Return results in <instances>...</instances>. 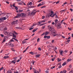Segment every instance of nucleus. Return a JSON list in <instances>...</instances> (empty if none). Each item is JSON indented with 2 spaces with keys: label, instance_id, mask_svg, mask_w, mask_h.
Masks as SVG:
<instances>
[{
  "label": "nucleus",
  "instance_id": "10",
  "mask_svg": "<svg viewBox=\"0 0 73 73\" xmlns=\"http://www.w3.org/2000/svg\"><path fill=\"white\" fill-rule=\"evenodd\" d=\"M40 56V54H37L35 56V57L37 58H38V57H39Z\"/></svg>",
  "mask_w": 73,
  "mask_h": 73
},
{
  "label": "nucleus",
  "instance_id": "43",
  "mask_svg": "<svg viewBox=\"0 0 73 73\" xmlns=\"http://www.w3.org/2000/svg\"><path fill=\"white\" fill-rule=\"evenodd\" d=\"M69 73H73V70L70 71V72H69Z\"/></svg>",
  "mask_w": 73,
  "mask_h": 73
},
{
  "label": "nucleus",
  "instance_id": "35",
  "mask_svg": "<svg viewBox=\"0 0 73 73\" xmlns=\"http://www.w3.org/2000/svg\"><path fill=\"white\" fill-rule=\"evenodd\" d=\"M45 7H46V6L45 5L44 6L41 7V8H45Z\"/></svg>",
  "mask_w": 73,
  "mask_h": 73
},
{
  "label": "nucleus",
  "instance_id": "19",
  "mask_svg": "<svg viewBox=\"0 0 73 73\" xmlns=\"http://www.w3.org/2000/svg\"><path fill=\"white\" fill-rule=\"evenodd\" d=\"M38 73V71H36V70H35L34 72V73Z\"/></svg>",
  "mask_w": 73,
  "mask_h": 73
},
{
  "label": "nucleus",
  "instance_id": "22",
  "mask_svg": "<svg viewBox=\"0 0 73 73\" xmlns=\"http://www.w3.org/2000/svg\"><path fill=\"white\" fill-rule=\"evenodd\" d=\"M7 73H12V71L10 70H9L7 72Z\"/></svg>",
  "mask_w": 73,
  "mask_h": 73
},
{
  "label": "nucleus",
  "instance_id": "60",
  "mask_svg": "<svg viewBox=\"0 0 73 73\" xmlns=\"http://www.w3.org/2000/svg\"><path fill=\"white\" fill-rule=\"evenodd\" d=\"M45 73H49V71H48V70H46L45 71Z\"/></svg>",
  "mask_w": 73,
  "mask_h": 73
},
{
  "label": "nucleus",
  "instance_id": "16",
  "mask_svg": "<svg viewBox=\"0 0 73 73\" xmlns=\"http://www.w3.org/2000/svg\"><path fill=\"white\" fill-rule=\"evenodd\" d=\"M72 61V59H68L67 60V61L68 62H69V61Z\"/></svg>",
  "mask_w": 73,
  "mask_h": 73
},
{
  "label": "nucleus",
  "instance_id": "1",
  "mask_svg": "<svg viewBox=\"0 0 73 73\" xmlns=\"http://www.w3.org/2000/svg\"><path fill=\"white\" fill-rule=\"evenodd\" d=\"M25 17L26 16V14L24 13H22L21 14H18L15 17V18H18L19 17Z\"/></svg>",
  "mask_w": 73,
  "mask_h": 73
},
{
  "label": "nucleus",
  "instance_id": "18",
  "mask_svg": "<svg viewBox=\"0 0 73 73\" xmlns=\"http://www.w3.org/2000/svg\"><path fill=\"white\" fill-rule=\"evenodd\" d=\"M66 62H64L63 64H62V66H64L65 65H66Z\"/></svg>",
  "mask_w": 73,
  "mask_h": 73
},
{
  "label": "nucleus",
  "instance_id": "5",
  "mask_svg": "<svg viewBox=\"0 0 73 73\" xmlns=\"http://www.w3.org/2000/svg\"><path fill=\"white\" fill-rule=\"evenodd\" d=\"M8 45H10V46L11 47H13V46H14V45H13V44L11 43V42H9L8 43Z\"/></svg>",
  "mask_w": 73,
  "mask_h": 73
},
{
  "label": "nucleus",
  "instance_id": "59",
  "mask_svg": "<svg viewBox=\"0 0 73 73\" xmlns=\"http://www.w3.org/2000/svg\"><path fill=\"white\" fill-rule=\"evenodd\" d=\"M32 62H33V65H34V64L35 63V61H32Z\"/></svg>",
  "mask_w": 73,
  "mask_h": 73
},
{
  "label": "nucleus",
  "instance_id": "55",
  "mask_svg": "<svg viewBox=\"0 0 73 73\" xmlns=\"http://www.w3.org/2000/svg\"><path fill=\"white\" fill-rule=\"evenodd\" d=\"M33 29V28H30L29 29V30H30V31H31V30H32V29Z\"/></svg>",
  "mask_w": 73,
  "mask_h": 73
},
{
  "label": "nucleus",
  "instance_id": "39",
  "mask_svg": "<svg viewBox=\"0 0 73 73\" xmlns=\"http://www.w3.org/2000/svg\"><path fill=\"white\" fill-rule=\"evenodd\" d=\"M38 49L39 50H41V48L40 47L38 48Z\"/></svg>",
  "mask_w": 73,
  "mask_h": 73
},
{
  "label": "nucleus",
  "instance_id": "12",
  "mask_svg": "<svg viewBox=\"0 0 73 73\" xmlns=\"http://www.w3.org/2000/svg\"><path fill=\"white\" fill-rule=\"evenodd\" d=\"M13 37H14V38H16V35L15 34H13Z\"/></svg>",
  "mask_w": 73,
  "mask_h": 73
},
{
  "label": "nucleus",
  "instance_id": "51",
  "mask_svg": "<svg viewBox=\"0 0 73 73\" xmlns=\"http://www.w3.org/2000/svg\"><path fill=\"white\" fill-rule=\"evenodd\" d=\"M5 18L6 19H8V15H6V17H5Z\"/></svg>",
  "mask_w": 73,
  "mask_h": 73
},
{
  "label": "nucleus",
  "instance_id": "7",
  "mask_svg": "<svg viewBox=\"0 0 73 73\" xmlns=\"http://www.w3.org/2000/svg\"><path fill=\"white\" fill-rule=\"evenodd\" d=\"M37 29H38V28H37L35 29L33 31V33H34V32H36V31L37 30Z\"/></svg>",
  "mask_w": 73,
  "mask_h": 73
},
{
  "label": "nucleus",
  "instance_id": "36",
  "mask_svg": "<svg viewBox=\"0 0 73 73\" xmlns=\"http://www.w3.org/2000/svg\"><path fill=\"white\" fill-rule=\"evenodd\" d=\"M58 62H60V61H61V59H60L59 58L58 59Z\"/></svg>",
  "mask_w": 73,
  "mask_h": 73
},
{
  "label": "nucleus",
  "instance_id": "45",
  "mask_svg": "<svg viewBox=\"0 0 73 73\" xmlns=\"http://www.w3.org/2000/svg\"><path fill=\"white\" fill-rule=\"evenodd\" d=\"M4 31H7V27H5L4 28Z\"/></svg>",
  "mask_w": 73,
  "mask_h": 73
},
{
  "label": "nucleus",
  "instance_id": "37",
  "mask_svg": "<svg viewBox=\"0 0 73 73\" xmlns=\"http://www.w3.org/2000/svg\"><path fill=\"white\" fill-rule=\"evenodd\" d=\"M45 27V26H44L42 27V29H44Z\"/></svg>",
  "mask_w": 73,
  "mask_h": 73
},
{
  "label": "nucleus",
  "instance_id": "61",
  "mask_svg": "<svg viewBox=\"0 0 73 73\" xmlns=\"http://www.w3.org/2000/svg\"><path fill=\"white\" fill-rule=\"evenodd\" d=\"M35 7H36V6H31V8H35Z\"/></svg>",
  "mask_w": 73,
  "mask_h": 73
},
{
  "label": "nucleus",
  "instance_id": "4",
  "mask_svg": "<svg viewBox=\"0 0 73 73\" xmlns=\"http://www.w3.org/2000/svg\"><path fill=\"white\" fill-rule=\"evenodd\" d=\"M57 28L58 29H60L61 28V24H58L57 25Z\"/></svg>",
  "mask_w": 73,
  "mask_h": 73
},
{
  "label": "nucleus",
  "instance_id": "9",
  "mask_svg": "<svg viewBox=\"0 0 73 73\" xmlns=\"http://www.w3.org/2000/svg\"><path fill=\"white\" fill-rule=\"evenodd\" d=\"M9 58V56H6L4 57H3V58L5 59H6L7 58Z\"/></svg>",
  "mask_w": 73,
  "mask_h": 73
},
{
  "label": "nucleus",
  "instance_id": "38",
  "mask_svg": "<svg viewBox=\"0 0 73 73\" xmlns=\"http://www.w3.org/2000/svg\"><path fill=\"white\" fill-rule=\"evenodd\" d=\"M62 66H61V65H60L58 67V68L59 69H60V68H62Z\"/></svg>",
  "mask_w": 73,
  "mask_h": 73
},
{
  "label": "nucleus",
  "instance_id": "30",
  "mask_svg": "<svg viewBox=\"0 0 73 73\" xmlns=\"http://www.w3.org/2000/svg\"><path fill=\"white\" fill-rule=\"evenodd\" d=\"M49 30L50 31H51L52 30V27H51V26L50 27V28H49Z\"/></svg>",
  "mask_w": 73,
  "mask_h": 73
},
{
  "label": "nucleus",
  "instance_id": "2",
  "mask_svg": "<svg viewBox=\"0 0 73 73\" xmlns=\"http://www.w3.org/2000/svg\"><path fill=\"white\" fill-rule=\"evenodd\" d=\"M51 31L52 35H53V36H56L57 35H56V30L54 29H52Z\"/></svg>",
  "mask_w": 73,
  "mask_h": 73
},
{
  "label": "nucleus",
  "instance_id": "20",
  "mask_svg": "<svg viewBox=\"0 0 73 73\" xmlns=\"http://www.w3.org/2000/svg\"><path fill=\"white\" fill-rule=\"evenodd\" d=\"M58 21V20L56 19L55 20V24H57V22Z\"/></svg>",
  "mask_w": 73,
  "mask_h": 73
},
{
  "label": "nucleus",
  "instance_id": "32",
  "mask_svg": "<svg viewBox=\"0 0 73 73\" xmlns=\"http://www.w3.org/2000/svg\"><path fill=\"white\" fill-rule=\"evenodd\" d=\"M12 63H13L14 64L16 63V62H15V61H14V60H13L12 62Z\"/></svg>",
  "mask_w": 73,
  "mask_h": 73
},
{
  "label": "nucleus",
  "instance_id": "8",
  "mask_svg": "<svg viewBox=\"0 0 73 73\" xmlns=\"http://www.w3.org/2000/svg\"><path fill=\"white\" fill-rule=\"evenodd\" d=\"M2 20V21L3 22V20H6V18H5V17H3L2 18H1Z\"/></svg>",
  "mask_w": 73,
  "mask_h": 73
},
{
  "label": "nucleus",
  "instance_id": "41",
  "mask_svg": "<svg viewBox=\"0 0 73 73\" xmlns=\"http://www.w3.org/2000/svg\"><path fill=\"white\" fill-rule=\"evenodd\" d=\"M4 34L7 35V34H8V33L7 31H5L4 32Z\"/></svg>",
  "mask_w": 73,
  "mask_h": 73
},
{
  "label": "nucleus",
  "instance_id": "50",
  "mask_svg": "<svg viewBox=\"0 0 73 73\" xmlns=\"http://www.w3.org/2000/svg\"><path fill=\"white\" fill-rule=\"evenodd\" d=\"M44 35H45V33H44L42 34L41 35V36H43Z\"/></svg>",
  "mask_w": 73,
  "mask_h": 73
},
{
  "label": "nucleus",
  "instance_id": "25",
  "mask_svg": "<svg viewBox=\"0 0 73 73\" xmlns=\"http://www.w3.org/2000/svg\"><path fill=\"white\" fill-rule=\"evenodd\" d=\"M11 50H12V51H13V52H15V51H16V50L13 49V48H11Z\"/></svg>",
  "mask_w": 73,
  "mask_h": 73
},
{
  "label": "nucleus",
  "instance_id": "31",
  "mask_svg": "<svg viewBox=\"0 0 73 73\" xmlns=\"http://www.w3.org/2000/svg\"><path fill=\"white\" fill-rule=\"evenodd\" d=\"M29 5H32V2H30L29 3Z\"/></svg>",
  "mask_w": 73,
  "mask_h": 73
},
{
  "label": "nucleus",
  "instance_id": "53",
  "mask_svg": "<svg viewBox=\"0 0 73 73\" xmlns=\"http://www.w3.org/2000/svg\"><path fill=\"white\" fill-rule=\"evenodd\" d=\"M33 52H29V53H30V54H33Z\"/></svg>",
  "mask_w": 73,
  "mask_h": 73
},
{
  "label": "nucleus",
  "instance_id": "28",
  "mask_svg": "<svg viewBox=\"0 0 73 73\" xmlns=\"http://www.w3.org/2000/svg\"><path fill=\"white\" fill-rule=\"evenodd\" d=\"M4 42H5V39H4L3 40V41L2 42V43H3Z\"/></svg>",
  "mask_w": 73,
  "mask_h": 73
},
{
  "label": "nucleus",
  "instance_id": "15",
  "mask_svg": "<svg viewBox=\"0 0 73 73\" xmlns=\"http://www.w3.org/2000/svg\"><path fill=\"white\" fill-rule=\"evenodd\" d=\"M48 34H49V32H46L45 33V35H47Z\"/></svg>",
  "mask_w": 73,
  "mask_h": 73
},
{
  "label": "nucleus",
  "instance_id": "27",
  "mask_svg": "<svg viewBox=\"0 0 73 73\" xmlns=\"http://www.w3.org/2000/svg\"><path fill=\"white\" fill-rule=\"evenodd\" d=\"M13 38V39H14V40H15V41H16L18 42V40H17V39H15V38Z\"/></svg>",
  "mask_w": 73,
  "mask_h": 73
},
{
  "label": "nucleus",
  "instance_id": "57",
  "mask_svg": "<svg viewBox=\"0 0 73 73\" xmlns=\"http://www.w3.org/2000/svg\"><path fill=\"white\" fill-rule=\"evenodd\" d=\"M47 38H50V36H47Z\"/></svg>",
  "mask_w": 73,
  "mask_h": 73
},
{
  "label": "nucleus",
  "instance_id": "34",
  "mask_svg": "<svg viewBox=\"0 0 73 73\" xmlns=\"http://www.w3.org/2000/svg\"><path fill=\"white\" fill-rule=\"evenodd\" d=\"M62 52H63V51H61L60 52V54H61V55H62Z\"/></svg>",
  "mask_w": 73,
  "mask_h": 73
},
{
  "label": "nucleus",
  "instance_id": "26",
  "mask_svg": "<svg viewBox=\"0 0 73 73\" xmlns=\"http://www.w3.org/2000/svg\"><path fill=\"white\" fill-rule=\"evenodd\" d=\"M2 22H3L2 19L1 18L0 19V23H2Z\"/></svg>",
  "mask_w": 73,
  "mask_h": 73
},
{
  "label": "nucleus",
  "instance_id": "42",
  "mask_svg": "<svg viewBox=\"0 0 73 73\" xmlns=\"http://www.w3.org/2000/svg\"><path fill=\"white\" fill-rule=\"evenodd\" d=\"M44 18H45V16H42V19H44Z\"/></svg>",
  "mask_w": 73,
  "mask_h": 73
},
{
  "label": "nucleus",
  "instance_id": "64",
  "mask_svg": "<svg viewBox=\"0 0 73 73\" xmlns=\"http://www.w3.org/2000/svg\"><path fill=\"white\" fill-rule=\"evenodd\" d=\"M36 38H37L36 36H35L34 38L33 39L34 40H35V39H36Z\"/></svg>",
  "mask_w": 73,
  "mask_h": 73
},
{
  "label": "nucleus",
  "instance_id": "33",
  "mask_svg": "<svg viewBox=\"0 0 73 73\" xmlns=\"http://www.w3.org/2000/svg\"><path fill=\"white\" fill-rule=\"evenodd\" d=\"M23 11V10H20V9L19 10V11L20 12H22Z\"/></svg>",
  "mask_w": 73,
  "mask_h": 73
},
{
  "label": "nucleus",
  "instance_id": "48",
  "mask_svg": "<svg viewBox=\"0 0 73 73\" xmlns=\"http://www.w3.org/2000/svg\"><path fill=\"white\" fill-rule=\"evenodd\" d=\"M1 36L2 37H4V35L2 34H1Z\"/></svg>",
  "mask_w": 73,
  "mask_h": 73
},
{
  "label": "nucleus",
  "instance_id": "21",
  "mask_svg": "<svg viewBox=\"0 0 73 73\" xmlns=\"http://www.w3.org/2000/svg\"><path fill=\"white\" fill-rule=\"evenodd\" d=\"M15 28L16 29H21V28L20 27H15Z\"/></svg>",
  "mask_w": 73,
  "mask_h": 73
},
{
  "label": "nucleus",
  "instance_id": "40",
  "mask_svg": "<svg viewBox=\"0 0 73 73\" xmlns=\"http://www.w3.org/2000/svg\"><path fill=\"white\" fill-rule=\"evenodd\" d=\"M23 1H21L20 2V4H21V5H22L23 4Z\"/></svg>",
  "mask_w": 73,
  "mask_h": 73
},
{
  "label": "nucleus",
  "instance_id": "29",
  "mask_svg": "<svg viewBox=\"0 0 73 73\" xmlns=\"http://www.w3.org/2000/svg\"><path fill=\"white\" fill-rule=\"evenodd\" d=\"M51 15H53V14H54V12H53V11H51Z\"/></svg>",
  "mask_w": 73,
  "mask_h": 73
},
{
  "label": "nucleus",
  "instance_id": "14",
  "mask_svg": "<svg viewBox=\"0 0 73 73\" xmlns=\"http://www.w3.org/2000/svg\"><path fill=\"white\" fill-rule=\"evenodd\" d=\"M44 4H41V3H40L37 6L38 7H40V6H41V5H44Z\"/></svg>",
  "mask_w": 73,
  "mask_h": 73
},
{
  "label": "nucleus",
  "instance_id": "52",
  "mask_svg": "<svg viewBox=\"0 0 73 73\" xmlns=\"http://www.w3.org/2000/svg\"><path fill=\"white\" fill-rule=\"evenodd\" d=\"M15 9H16V10H18V8H17V7H15Z\"/></svg>",
  "mask_w": 73,
  "mask_h": 73
},
{
  "label": "nucleus",
  "instance_id": "17",
  "mask_svg": "<svg viewBox=\"0 0 73 73\" xmlns=\"http://www.w3.org/2000/svg\"><path fill=\"white\" fill-rule=\"evenodd\" d=\"M65 11H66V9H64V10L61 11H60V12H61L62 13H63V12H65Z\"/></svg>",
  "mask_w": 73,
  "mask_h": 73
},
{
  "label": "nucleus",
  "instance_id": "56",
  "mask_svg": "<svg viewBox=\"0 0 73 73\" xmlns=\"http://www.w3.org/2000/svg\"><path fill=\"white\" fill-rule=\"evenodd\" d=\"M60 2V1H58L56 3V4H58Z\"/></svg>",
  "mask_w": 73,
  "mask_h": 73
},
{
  "label": "nucleus",
  "instance_id": "58",
  "mask_svg": "<svg viewBox=\"0 0 73 73\" xmlns=\"http://www.w3.org/2000/svg\"><path fill=\"white\" fill-rule=\"evenodd\" d=\"M16 58H15V59L14 60H13V61H15V62H16V60H17V59Z\"/></svg>",
  "mask_w": 73,
  "mask_h": 73
},
{
  "label": "nucleus",
  "instance_id": "46",
  "mask_svg": "<svg viewBox=\"0 0 73 73\" xmlns=\"http://www.w3.org/2000/svg\"><path fill=\"white\" fill-rule=\"evenodd\" d=\"M70 40H67V41H66V42H68V43H69V42H70Z\"/></svg>",
  "mask_w": 73,
  "mask_h": 73
},
{
  "label": "nucleus",
  "instance_id": "62",
  "mask_svg": "<svg viewBox=\"0 0 73 73\" xmlns=\"http://www.w3.org/2000/svg\"><path fill=\"white\" fill-rule=\"evenodd\" d=\"M55 18H56V19H58V15H56Z\"/></svg>",
  "mask_w": 73,
  "mask_h": 73
},
{
  "label": "nucleus",
  "instance_id": "24",
  "mask_svg": "<svg viewBox=\"0 0 73 73\" xmlns=\"http://www.w3.org/2000/svg\"><path fill=\"white\" fill-rule=\"evenodd\" d=\"M40 38H38L37 39V42H40Z\"/></svg>",
  "mask_w": 73,
  "mask_h": 73
},
{
  "label": "nucleus",
  "instance_id": "44",
  "mask_svg": "<svg viewBox=\"0 0 73 73\" xmlns=\"http://www.w3.org/2000/svg\"><path fill=\"white\" fill-rule=\"evenodd\" d=\"M13 24H17V22H16L15 21H13Z\"/></svg>",
  "mask_w": 73,
  "mask_h": 73
},
{
  "label": "nucleus",
  "instance_id": "54",
  "mask_svg": "<svg viewBox=\"0 0 73 73\" xmlns=\"http://www.w3.org/2000/svg\"><path fill=\"white\" fill-rule=\"evenodd\" d=\"M68 29H69V31H71V30L72 29V28H69V27H68Z\"/></svg>",
  "mask_w": 73,
  "mask_h": 73
},
{
  "label": "nucleus",
  "instance_id": "63",
  "mask_svg": "<svg viewBox=\"0 0 73 73\" xmlns=\"http://www.w3.org/2000/svg\"><path fill=\"white\" fill-rule=\"evenodd\" d=\"M44 38H47V36H46V35L45 36H44Z\"/></svg>",
  "mask_w": 73,
  "mask_h": 73
},
{
  "label": "nucleus",
  "instance_id": "6",
  "mask_svg": "<svg viewBox=\"0 0 73 73\" xmlns=\"http://www.w3.org/2000/svg\"><path fill=\"white\" fill-rule=\"evenodd\" d=\"M56 13H55L54 14H53L52 15H50V17H53L54 16H56Z\"/></svg>",
  "mask_w": 73,
  "mask_h": 73
},
{
  "label": "nucleus",
  "instance_id": "3",
  "mask_svg": "<svg viewBox=\"0 0 73 73\" xmlns=\"http://www.w3.org/2000/svg\"><path fill=\"white\" fill-rule=\"evenodd\" d=\"M37 11H36L35 12L33 11L31 13V15H33V16H34V15H35L36 13H37Z\"/></svg>",
  "mask_w": 73,
  "mask_h": 73
},
{
  "label": "nucleus",
  "instance_id": "11",
  "mask_svg": "<svg viewBox=\"0 0 73 73\" xmlns=\"http://www.w3.org/2000/svg\"><path fill=\"white\" fill-rule=\"evenodd\" d=\"M13 38H12L11 39L9 40V42H14V40L13 39Z\"/></svg>",
  "mask_w": 73,
  "mask_h": 73
},
{
  "label": "nucleus",
  "instance_id": "47",
  "mask_svg": "<svg viewBox=\"0 0 73 73\" xmlns=\"http://www.w3.org/2000/svg\"><path fill=\"white\" fill-rule=\"evenodd\" d=\"M63 72L64 73H65L66 72V70H64L63 71Z\"/></svg>",
  "mask_w": 73,
  "mask_h": 73
},
{
  "label": "nucleus",
  "instance_id": "23",
  "mask_svg": "<svg viewBox=\"0 0 73 73\" xmlns=\"http://www.w3.org/2000/svg\"><path fill=\"white\" fill-rule=\"evenodd\" d=\"M42 23V22H41V21L39 22L38 23V25H40V24H41Z\"/></svg>",
  "mask_w": 73,
  "mask_h": 73
},
{
  "label": "nucleus",
  "instance_id": "13",
  "mask_svg": "<svg viewBox=\"0 0 73 73\" xmlns=\"http://www.w3.org/2000/svg\"><path fill=\"white\" fill-rule=\"evenodd\" d=\"M26 42H26V41H25V40H23L22 41V43L23 44H24L26 43Z\"/></svg>",
  "mask_w": 73,
  "mask_h": 73
},
{
  "label": "nucleus",
  "instance_id": "49",
  "mask_svg": "<svg viewBox=\"0 0 73 73\" xmlns=\"http://www.w3.org/2000/svg\"><path fill=\"white\" fill-rule=\"evenodd\" d=\"M14 33L16 35H18V34L17 33H16V32H15V31H14Z\"/></svg>",
  "mask_w": 73,
  "mask_h": 73
}]
</instances>
